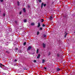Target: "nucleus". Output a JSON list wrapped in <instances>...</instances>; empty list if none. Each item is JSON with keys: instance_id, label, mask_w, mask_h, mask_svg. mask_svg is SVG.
I'll return each instance as SVG.
<instances>
[{"instance_id": "nucleus-13", "label": "nucleus", "mask_w": 75, "mask_h": 75, "mask_svg": "<svg viewBox=\"0 0 75 75\" xmlns=\"http://www.w3.org/2000/svg\"><path fill=\"white\" fill-rule=\"evenodd\" d=\"M24 21V23H26L27 22V20L25 19Z\"/></svg>"}, {"instance_id": "nucleus-33", "label": "nucleus", "mask_w": 75, "mask_h": 75, "mask_svg": "<svg viewBox=\"0 0 75 75\" xmlns=\"http://www.w3.org/2000/svg\"><path fill=\"white\" fill-rule=\"evenodd\" d=\"M44 69H47L45 67H44Z\"/></svg>"}, {"instance_id": "nucleus-6", "label": "nucleus", "mask_w": 75, "mask_h": 75, "mask_svg": "<svg viewBox=\"0 0 75 75\" xmlns=\"http://www.w3.org/2000/svg\"><path fill=\"white\" fill-rule=\"evenodd\" d=\"M40 26V23H38V28Z\"/></svg>"}, {"instance_id": "nucleus-2", "label": "nucleus", "mask_w": 75, "mask_h": 75, "mask_svg": "<svg viewBox=\"0 0 75 75\" xmlns=\"http://www.w3.org/2000/svg\"><path fill=\"white\" fill-rule=\"evenodd\" d=\"M53 18H54V17H53L52 16H51L50 17H49V19L50 20H52V19H53Z\"/></svg>"}, {"instance_id": "nucleus-27", "label": "nucleus", "mask_w": 75, "mask_h": 75, "mask_svg": "<svg viewBox=\"0 0 75 75\" xmlns=\"http://www.w3.org/2000/svg\"><path fill=\"white\" fill-rule=\"evenodd\" d=\"M0 1H1V2H3V0H0Z\"/></svg>"}, {"instance_id": "nucleus-29", "label": "nucleus", "mask_w": 75, "mask_h": 75, "mask_svg": "<svg viewBox=\"0 0 75 75\" xmlns=\"http://www.w3.org/2000/svg\"><path fill=\"white\" fill-rule=\"evenodd\" d=\"M42 26H43V27H45V25L43 24L42 25Z\"/></svg>"}, {"instance_id": "nucleus-9", "label": "nucleus", "mask_w": 75, "mask_h": 75, "mask_svg": "<svg viewBox=\"0 0 75 75\" xmlns=\"http://www.w3.org/2000/svg\"><path fill=\"white\" fill-rule=\"evenodd\" d=\"M23 11L24 12H25V8H23Z\"/></svg>"}, {"instance_id": "nucleus-1", "label": "nucleus", "mask_w": 75, "mask_h": 75, "mask_svg": "<svg viewBox=\"0 0 75 75\" xmlns=\"http://www.w3.org/2000/svg\"><path fill=\"white\" fill-rule=\"evenodd\" d=\"M31 46H29L27 50V51H30V50L31 49Z\"/></svg>"}, {"instance_id": "nucleus-20", "label": "nucleus", "mask_w": 75, "mask_h": 75, "mask_svg": "<svg viewBox=\"0 0 75 75\" xmlns=\"http://www.w3.org/2000/svg\"><path fill=\"white\" fill-rule=\"evenodd\" d=\"M3 16H4V17L5 16H6V14H5V13H4L3 15Z\"/></svg>"}, {"instance_id": "nucleus-31", "label": "nucleus", "mask_w": 75, "mask_h": 75, "mask_svg": "<svg viewBox=\"0 0 75 75\" xmlns=\"http://www.w3.org/2000/svg\"><path fill=\"white\" fill-rule=\"evenodd\" d=\"M50 54H51V53H49V54H48V55H50Z\"/></svg>"}, {"instance_id": "nucleus-34", "label": "nucleus", "mask_w": 75, "mask_h": 75, "mask_svg": "<svg viewBox=\"0 0 75 75\" xmlns=\"http://www.w3.org/2000/svg\"><path fill=\"white\" fill-rule=\"evenodd\" d=\"M16 50H18V49H17V48H16Z\"/></svg>"}, {"instance_id": "nucleus-4", "label": "nucleus", "mask_w": 75, "mask_h": 75, "mask_svg": "<svg viewBox=\"0 0 75 75\" xmlns=\"http://www.w3.org/2000/svg\"><path fill=\"white\" fill-rule=\"evenodd\" d=\"M35 24L34 23H32L31 24V25H34Z\"/></svg>"}, {"instance_id": "nucleus-23", "label": "nucleus", "mask_w": 75, "mask_h": 75, "mask_svg": "<svg viewBox=\"0 0 75 75\" xmlns=\"http://www.w3.org/2000/svg\"><path fill=\"white\" fill-rule=\"evenodd\" d=\"M37 62V60H34V62Z\"/></svg>"}, {"instance_id": "nucleus-32", "label": "nucleus", "mask_w": 75, "mask_h": 75, "mask_svg": "<svg viewBox=\"0 0 75 75\" xmlns=\"http://www.w3.org/2000/svg\"><path fill=\"white\" fill-rule=\"evenodd\" d=\"M44 37H46V35H44Z\"/></svg>"}, {"instance_id": "nucleus-25", "label": "nucleus", "mask_w": 75, "mask_h": 75, "mask_svg": "<svg viewBox=\"0 0 75 75\" xmlns=\"http://www.w3.org/2000/svg\"><path fill=\"white\" fill-rule=\"evenodd\" d=\"M43 6H44V7H45V6H46V4H44L43 5Z\"/></svg>"}, {"instance_id": "nucleus-30", "label": "nucleus", "mask_w": 75, "mask_h": 75, "mask_svg": "<svg viewBox=\"0 0 75 75\" xmlns=\"http://www.w3.org/2000/svg\"><path fill=\"white\" fill-rule=\"evenodd\" d=\"M14 61L15 62H17V60L16 59Z\"/></svg>"}, {"instance_id": "nucleus-3", "label": "nucleus", "mask_w": 75, "mask_h": 75, "mask_svg": "<svg viewBox=\"0 0 75 75\" xmlns=\"http://www.w3.org/2000/svg\"><path fill=\"white\" fill-rule=\"evenodd\" d=\"M3 66L4 67V65H3L2 64H0V67L1 68H2V66Z\"/></svg>"}, {"instance_id": "nucleus-17", "label": "nucleus", "mask_w": 75, "mask_h": 75, "mask_svg": "<svg viewBox=\"0 0 75 75\" xmlns=\"http://www.w3.org/2000/svg\"><path fill=\"white\" fill-rule=\"evenodd\" d=\"M67 34H68V33H66L65 35H64V37H67Z\"/></svg>"}, {"instance_id": "nucleus-28", "label": "nucleus", "mask_w": 75, "mask_h": 75, "mask_svg": "<svg viewBox=\"0 0 75 75\" xmlns=\"http://www.w3.org/2000/svg\"><path fill=\"white\" fill-rule=\"evenodd\" d=\"M24 70H27V69H25V68H24Z\"/></svg>"}, {"instance_id": "nucleus-11", "label": "nucleus", "mask_w": 75, "mask_h": 75, "mask_svg": "<svg viewBox=\"0 0 75 75\" xmlns=\"http://www.w3.org/2000/svg\"><path fill=\"white\" fill-rule=\"evenodd\" d=\"M38 50H39L38 49L36 51V53L37 54H38Z\"/></svg>"}, {"instance_id": "nucleus-5", "label": "nucleus", "mask_w": 75, "mask_h": 75, "mask_svg": "<svg viewBox=\"0 0 75 75\" xmlns=\"http://www.w3.org/2000/svg\"><path fill=\"white\" fill-rule=\"evenodd\" d=\"M45 44H44V43H43V47H44V48H45Z\"/></svg>"}, {"instance_id": "nucleus-24", "label": "nucleus", "mask_w": 75, "mask_h": 75, "mask_svg": "<svg viewBox=\"0 0 75 75\" xmlns=\"http://www.w3.org/2000/svg\"><path fill=\"white\" fill-rule=\"evenodd\" d=\"M57 57H59V54H57Z\"/></svg>"}, {"instance_id": "nucleus-12", "label": "nucleus", "mask_w": 75, "mask_h": 75, "mask_svg": "<svg viewBox=\"0 0 75 75\" xmlns=\"http://www.w3.org/2000/svg\"><path fill=\"white\" fill-rule=\"evenodd\" d=\"M6 53H7V54H9L10 53V52L8 51H7L6 52Z\"/></svg>"}, {"instance_id": "nucleus-8", "label": "nucleus", "mask_w": 75, "mask_h": 75, "mask_svg": "<svg viewBox=\"0 0 75 75\" xmlns=\"http://www.w3.org/2000/svg\"><path fill=\"white\" fill-rule=\"evenodd\" d=\"M60 69L59 68H57V71H60Z\"/></svg>"}, {"instance_id": "nucleus-16", "label": "nucleus", "mask_w": 75, "mask_h": 75, "mask_svg": "<svg viewBox=\"0 0 75 75\" xmlns=\"http://www.w3.org/2000/svg\"><path fill=\"white\" fill-rule=\"evenodd\" d=\"M43 21H44V20H43V19H41V22H42H42H43Z\"/></svg>"}, {"instance_id": "nucleus-14", "label": "nucleus", "mask_w": 75, "mask_h": 75, "mask_svg": "<svg viewBox=\"0 0 75 75\" xmlns=\"http://www.w3.org/2000/svg\"><path fill=\"white\" fill-rule=\"evenodd\" d=\"M17 4H18V6H20V3H19V2L18 1L17 2Z\"/></svg>"}, {"instance_id": "nucleus-21", "label": "nucleus", "mask_w": 75, "mask_h": 75, "mask_svg": "<svg viewBox=\"0 0 75 75\" xmlns=\"http://www.w3.org/2000/svg\"><path fill=\"white\" fill-rule=\"evenodd\" d=\"M42 28H40V30H42Z\"/></svg>"}, {"instance_id": "nucleus-35", "label": "nucleus", "mask_w": 75, "mask_h": 75, "mask_svg": "<svg viewBox=\"0 0 75 75\" xmlns=\"http://www.w3.org/2000/svg\"><path fill=\"white\" fill-rule=\"evenodd\" d=\"M0 12H1V11L0 10Z\"/></svg>"}, {"instance_id": "nucleus-15", "label": "nucleus", "mask_w": 75, "mask_h": 75, "mask_svg": "<svg viewBox=\"0 0 75 75\" xmlns=\"http://www.w3.org/2000/svg\"><path fill=\"white\" fill-rule=\"evenodd\" d=\"M43 6V4L42 3V5H41V8H42V6Z\"/></svg>"}, {"instance_id": "nucleus-7", "label": "nucleus", "mask_w": 75, "mask_h": 75, "mask_svg": "<svg viewBox=\"0 0 75 75\" xmlns=\"http://www.w3.org/2000/svg\"><path fill=\"white\" fill-rule=\"evenodd\" d=\"M40 54H39L37 57V58H40Z\"/></svg>"}, {"instance_id": "nucleus-36", "label": "nucleus", "mask_w": 75, "mask_h": 75, "mask_svg": "<svg viewBox=\"0 0 75 75\" xmlns=\"http://www.w3.org/2000/svg\"><path fill=\"white\" fill-rule=\"evenodd\" d=\"M28 7H29V6H28Z\"/></svg>"}, {"instance_id": "nucleus-22", "label": "nucleus", "mask_w": 75, "mask_h": 75, "mask_svg": "<svg viewBox=\"0 0 75 75\" xmlns=\"http://www.w3.org/2000/svg\"><path fill=\"white\" fill-rule=\"evenodd\" d=\"M25 44H26V42H25L23 43V45H25Z\"/></svg>"}, {"instance_id": "nucleus-10", "label": "nucleus", "mask_w": 75, "mask_h": 75, "mask_svg": "<svg viewBox=\"0 0 75 75\" xmlns=\"http://www.w3.org/2000/svg\"><path fill=\"white\" fill-rule=\"evenodd\" d=\"M45 62V60L43 59L42 60V63H44Z\"/></svg>"}, {"instance_id": "nucleus-26", "label": "nucleus", "mask_w": 75, "mask_h": 75, "mask_svg": "<svg viewBox=\"0 0 75 75\" xmlns=\"http://www.w3.org/2000/svg\"><path fill=\"white\" fill-rule=\"evenodd\" d=\"M22 13V12L21 11L20 12V14H21Z\"/></svg>"}, {"instance_id": "nucleus-18", "label": "nucleus", "mask_w": 75, "mask_h": 75, "mask_svg": "<svg viewBox=\"0 0 75 75\" xmlns=\"http://www.w3.org/2000/svg\"><path fill=\"white\" fill-rule=\"evenodd\" d=\"M39 3H41V0H39Z\"/></svg>"}, {"instance_id": "nucleus-19", "label": "nucleus", "mask_w": 75, "mask_h": 75, "mask_svg": "<svg viewBox=\"0 0 75 75\" xmlns=\"http://www.w3.org/2000/svg\"><path fill=\"white\" fill-rule=\"evenodd\" d=\"M39 32H37V35H38V34H39Z\"/></svg>"}]
</instances>
